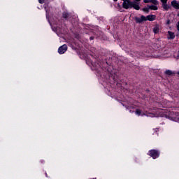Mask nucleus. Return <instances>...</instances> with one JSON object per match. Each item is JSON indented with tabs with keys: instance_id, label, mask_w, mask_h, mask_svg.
Returning <instances> with one entry per match:
<instances>
[{
	"instance_id": "nucleus-13",
	"label": "nucleus",
	"mask_w": 179,
	"mask_h": 179,
	"mask_svg": "<svg viewBox=\"0 0 179 179\" xmlns=\"http://www.w3.org/2000/svg\"><path fill=\"white\" fill-rule=\"evenodd\" d=\"M165 73L166 75L171 76V75L173 74V72L171 71H170V70H167V71H166Z\"/></svg>"
},
{
	"instance_id": "nucleus-11",
	"label": "nucleus",
	"mask_w": 179,
	"mask_h": 179,
	"mask_svg": "<svg viewBox=\"0 0 179 179\" xmlns=\"http://www.w3.org/2000/svg\"><path fill=\"white\" fill-rule=\"evenodd\" d=\"M149 7V9L152 10H157L158 8L156 6H148Z\"/></svg>"
},
{
	"instance_id": "nucleus-9",
	"label": "nucleus",
	"mask_w": 179,
	"mask_h": 179,
	"mask_svg": "<svg viewBox=\"0 0 179 179\" xmlns=\"http://www.w3.org/2000/svg\"><path fill=\"white\" fill-rule=\"evenodd\" d=\"M162 7L165 11H167L169 10L170 7L167 5V2L162 3Z\"/></svg>"
},
{
	"instance_id": "nucleus-3",
	"label": "nucleus",
	"mask_w": 179,
	"mask_h": 179,
	"mask_svg": "<svg viewBox=\"0 0 179 179\" xmlns=\"http://www.w3.org/2000/svg\"><path fill=\"white\" fill-rule=\"evenodd\" d=\"M149 155H150L153 159L158 158L159 156V152L155 150H150Z\"/></svg>"
},
{
	"instance_id": "nucleus-6",
	"label": "nucleus",
	"mask_w": 179,
	"mask_h": 179,
	"mask_svg": "<svg viewBox=\"0 0 179 179\" xmlns=\"http://www.w3.org/2000/svg\"><path fill=\"white\" fill-rule=\"evenodd\" d=\"M171 5L174 8L179 10V1L174 0L171 2Z\"/></svg>"
},
{
	"instance_id": "nucleus-7",
	"label": "nucleus",
	"mask_w": 179,
	"mask_h": 179,
	"mask_svg": "<svg viewBox=\"0 0 179 179\" xmlns=\"http://www.w3.org/2000/svg\"><path fill=\"white\" fill-rule=\"evenodd\" d=\"M155 19H156V16L154 15H150L145 17V21L148 20L152 22V21H154Z\"/></svg>"
},
{
	"instance_id": "nucleus-23",
	"label": "nucleus",
	"mask_w": 179,
	"mask_h": 179,
	"mask_svg": "<svg viewBox=\"0 0 179 179\" xmlns=\"http://www.w3.org/2000/svg\"><path fill=\"white\" fill-rule=\"evenodd\" d=\"M178 74L179 75V71L178 72Z\"/></svg>"
},
{
	"instance_id": "nucleus-12",
	"label": "nucleus",
	"mask_w": 179,
	"mask_h": 179,
	"mask_svg": "<svg viewBox=\"0 0 179 179\" xmlns=\"http://www.w3.org/2000/svg\"><path fill=\"white\" fill-rule=\"evenodd\" d=\"M150 3H152L153 4L158 5V1L157 0H150Z\"/></svg>"
},
{
	"instance_id": "nucleus-10",
	"label": "nucleus",
	"mask_w": 179,
	"mask_h": 179,
	"mask_svg": "<svg viewBox=\"0 0 179 179\" xmlns=\"http://www.w3.org/2000/svg\"><path fill=\"white\" fill-rule=\"evenodd\" d=\"M153 31L155 34H158L159 31V25H156L154 29H153Z\"/></svg>"
},
{
	"instance_id": "nucleus-5",
	"label": "nucleus",
	"mask_w": 179,
	"mask_h": 179,
	"mask_svg": "<svg viewBox=\"0 0 179 179\" xmlns=\"http://www.w3.org/2000/svg\"><path fill=\"white\" fill-rule=\"evenodd\" d=\"M135 20L137 23H141L143 22V21H145V17L142 15L140 18L139 17H135Z\"/></svg>"
},
{
	"instance_id": "nucleus-22",
	"label": "nucleus",
	"mask_w": 179,
	"mask_h": 179,
	"mask_svg": "<svg viewBox=\"0 0 179 179\" xmlns=\"http://www.w3.org/2000/svg\"><path fill=\"white\" fill-rule=\"evenodd\" d=\"M114 1H117V0H113Z\"/></svg>"
},
{
	"instance_id": "nucleus-17",
	"label": "nucleus",
	"mask_w": 179,
	"mask_h": 179,
	"mask_svg": "<svg viewBox=\"0 0 179 179\" xmlns=\"http://www.w3.org/2000/svg\"><path fill=\"white\" fill-rule=\"evenodd\" d=\"M177 30L179 31V21L176 24Z\"/></svg>"
},
{
	"instance_id": "nucleus-16",
	"label": "nucleus",
	"mask_w": 179,
	"mask_h": 179,
	"mask_svg": "<svg viewBox=\"0 0 179 179\" xmlns=\"http://www.w3.org/2000/svg\"><path fill=\"white\" fill-rule=\"evenodd\" d=\"M143 2L145 3H150V0H144Z\"/></svg>"
},
{
	"instance_id": "nucleus-15",
	"label": "nucleus",
	"mask_w": 179,
	"mask_h": 179,
	"mask_svg": "<svg viewBox=\"0 0 179 179\" xmlns=\"http://www.w3.org/2000/svg\"><path fill=\"white\" fill-rule=\"evenodd\" d=\"M68 16H69V14H68V13H64V14H63V17H64V18H65V19H66V18L68 17Z\"/></svg>"
},
{
	"instance_id": "nucleus-14",
	"label": "nucleus",
	"mask_w": 179,
	"mask_h": 179,
	"mask_svg": "<svg viewBox=\"0 0 179 179\" xmlns=\"http://www.w3.org/2000/svg\"><path fill=\"white\" fill-rule=\"evenodd\" d=\"M149 7L148 8H144L143 9V10L144 11V12H145V13H148L149 12Z\"/></svg>"
},
{
	"instance_id": "nucleus-21",
	"label": "nucleus",
	"mask_w": 179,
	"mask_h": 179,
	"mask_svg": "<svg viewBox=\"0 0 179 179\" xmlns=\"http://www.w3.org/2000/svg\"><path fill=\"white\" fill-rule=\"evenodd\" d=\"M45 11H46V17H47V19H48V10H45Z\"/></svg>"
},
{
	"instance_id": "nucleus-18",
	"label": "nucleus",
	"mask_w": 179,
	"mask_h": 179,
	"mask_svg": "<svg viewBox=\"0 0 179 179\" xmlns=\"http://www.w3.org/2000/svg\"><path fill=\"white\" fill-rule=\"evenodd\" d=\"M39 3L43 4L44 3V0H38Z\"/></svg>"
},
{
	"instance_id": "nucleus-24",
	"label": "nucleus",
	"mask_w": 179,
	"mask_h": 179,
	"mask_svg": "<svg viewBox=\"0 0 179 179\" xmlns=\"http://www.w3.org/2000/svg\"><path fill=\"white\" fill-rule=\"evenodd\" d=\"M93 179H96V178H93Z\"/></svg>"
},
{
	"instance_id": "nucleus-4",
	"label": "nucleus",
	"mask_w": 179,
	"mask_h": 179,
	"mask_svg": "<svg viewBox=\"0 0 179 179\" xmlns=\"http://www.w3.org/2000/svg\"><path fill=\"white\" fill-rule=\"evenodd\" d=\"M67 50V46L66 45H63L62 46L59 47L58 49V52L60 55L64 54Z\"/></svg>"
},
{
	"instance_id": "nucleus-20",
	"label": "nucleus",
	"mask_w": 179,
	"mask_h": 179,
	"mask_svg": "<svg viewBox=\"0 0 179 179\" xmlns=\"http://www.w3.org/2000/svg\"><path fill=\"white\" fill-rule=\"evenodd\" d=\"M162 3H166L167 2V0H161Z\"/></svg>"
},
{
	"instance_id": "nucleus-2",
	"label": "nucleus",
	"mask_w": 179,
	"mask_h": 179,
	"mask_svg": "<svg viewBox=\"0 0 179 179\" xmlns=\"http://www.w3.org/2000/svg\"><path fill=\"white\" fill-rule=\"evenodd\" d=\"M123 1V3H122V7L127 10V9H131V8H134L136 10H140V1L141 0H135V1H131V0H121Z\"/></svg>"
},
{
	"instance_id": "nucleus-8",
	"label": "nucleus",
	"mask_w": 179,
	"mask_h": 179,
	"mask_svg": "<svg viewBox=\"0 0 179 179\" xmlns=\"http://www.w3.org/2000/svg\"><path fill=\"white\" fill-rule=\"evenodd\" d=\"M167 38H168L169 40H173V39H174V38H175V34H174L173 32H172V31H168V36H167Z\"/></svg>"
},
{
	"instance_id": "nucleus-19",
	"label": "nucleus",
	"mask_w": 179,
	"mask_h": 179,
	"mask_svg": "<svg viewBox=\"0 0 179 179\" xmlns=\"http://www.w3.org/2000/svg\"><path fill=\"white\" fill-rule=\"evenodd\" d=\"M170 24H171V21L169 20H168L167 22H166V24L169 25Z\"/></svg>"
},
{
	"instance_id": "nucleus-1",
	"label": "nucleus",
	"mask_w": 179,
	"mask_h": 179,
	"mask_svg": "<svg viewBox=\"0 0 179 179\" xmlns=\"http://www.w3.org/2000/svg\"><path fill=\"white\" fill-rule=\"evenodd\" d=\"M135 114L138 116H147L150 117H166L170 120L174 121L179 123V113L167 112L163 109H158L157 112L153 110L152 112L143 111L141 109H137Z\"/></svg>"
}]
</instances>
